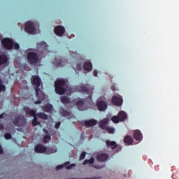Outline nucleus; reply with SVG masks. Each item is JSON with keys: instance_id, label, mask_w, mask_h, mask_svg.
Segmentation results:
<instances>
[{"instance_id": "1", "label": "nucleus", "mask_w": 179, "mask_h": 179, "mask_svg": "<svg viewBox=\"0 0 179 179\" xmlns=\"http://www.w3.org/2000/svg\"><path fill=\"white\" fill-rule=\"evenodd\" d=\"M31 85L34 86L36 94L38 101H34V104H41L43 100H45L46 95L40 89L43 88V83L41 82V78L38 76H33L31 78Z\"/></svg>"}, {"instance_id": "2", "label": "nucleus", "mask_w": 179, "mask_h": 179, "mask_svg": "<svg viewBox=\"0 0 179 179\" xmlns=\"http://www.w3.org/2000/svg\"><path fill=\"white\" fill-rule=\"evenodd\" d=\"M55 92L57 94H64L66 92V85H65V80H57L55 83Z\"/></svg>"}, {"instance_id": "3", "label": "nucleus", "mask_w": 179, "mask_h": 179, "mask_svg": "<svg viewBox=\"0 0 179 179\" xmlns=\"http://www.w3.org/2000/svg\"><path fill=\"white\" fill-rule=\"evenodd\" d=\"M78 92L88 94V99L92 101V95L93 94V87L90 85L86 84L85 85H80L78 87Z\"/></svg>"}, {"instance_id": "4", "label": "nucleus", "mask_w": 179, "mask_h": 179, "mask_svg": "<svg viewBox=\"0 0 179 179\" xmlns=\"http://www.w3.org/2000/svg\"><path fill=\"white\" fill-rule=\"evenodd\" d=\"M27 59L30 65H34V64H38V62H39L38 54L34 52H29L27 54Z\"/></svg>"}, {"instance_id": "5", "label": "nucleus", "mask_w": 179, "mask_h": 179, "mask_svg": "<svg viewBox=\"0 0 179 179\" xmlns=\"http://www.w3.org/2000/svg\"><path fill=\"white\" fill-rule=\"evenodd\" d=\"M25 31L29 34H37V29H36V23L28 21L25 24Z\"/></svg>"}, {"instance_id": "6", "label": "nucleus", "mask_w": 179, "mask_h": 179, "mask_svg": "<svg viewBox=\"0 0 179 179\" xmlns=\"http://www.w3.org/2000/svg\"><path fill=\"white\" fill-rule=\"evenodd\" d=\"M96 106L99 111H106L108 107L107 102H106V98L104 97L99 98L96 102Z\"/></svg>"}, {"instance_id": "7", "label": "nucleus", "mask_w": 179, "mask_h": 179, "mask_svg": "<svg viewBox=\"0 0 179 179\" xmlns=\"http://www.w3.org/2000/svg\"><path fill=\"white\" fill-rule=\"evenodd\" d=\"M13 124L16 127H23L26 124V119L23 115H18L14 118Z\"/></svg>"}, {"instance_id": "8", "label": "nucleus", "mask_w": 179, "mask_h": 179, "mask_svg": "<svg viewBox=\"0 0 179 179\" xmlns=\"http://www.w3.org/2000/svg\"><path fill=\"white\" fill-rule=\"evenodd\" d=\"M1 44L6 50H12L15 43L12 39L6 38L1 41Z\"/></svg>"}, {"instance_id": "9", "label": "nucleus", "mask_w": 179, "mask_h": 179, "mask_svg": "<svg viewBox=\"0 0 179 179\" xmlns=\"http://www.w3.org/2000/svg\"><path fill=\"white\" fill-rule=\"evenodd\" d=\"M123 101L124 100L121 95H115L112 97V103L118 107H120V106H122Z\"/></svg>"}, {"instance_id": "10", "label": "nucleus", "mask_w": 179, "mask_h": 179, "mask_svg": "<svg viewBox=\"0 0 179 179\" xmlns=\"http://www.w3.org/2000/svg\"><path fill=\"white\" fill-rule=\"evenodd\" d=\"M68 60H65L64 59H61V57H56L53 62V64H55L57 68L59 66H65L66 65V62Z\"/></svg>"}, {"instance_id": "11", "label": "nucleus", "mask_w": 179, "mask_h": 179, "mask_svg": "<svg viewBox=\"0 0 179 179\" xmlns=\"http://www.w3.org/2000/svg\"><path fill=\"white\" fill-rule=\"evenodd\" d=\"M64 33H65V28L62 26H57L55 28V34L57 36H61L64 35Z\"/></svg>"}, {"instance_id": "12", "label": "nucleus", "mask_w": 179, "mask_h": 179, "mask_svg": "<svg viewBox=\"0 0 179 179\" xmlns=\"http://www.w3.org/2000/svg\"><path fill=\"white\" fill-rule=\"evenodd\" d=\"M35 152L36 153H45L47 152V148L41 144H38L35 146Z\"/></svg>"}, {"instance_id": "13", "label": "nucleus", "mask_w": 179, "mask_h": 179, "mask_svg": "<svg viewBox=\"0 0 179 179\" xmlns=\"http://www.w3.org/2000/svg\"><path fill=\"white\" fill-rule=\"evenodd\" d=\"M76 105L80 111H85V110H86V106H85V99L77 101Z\"/></svg>"}, {"instance_id": "14", "label": "nucleus", "mask_w": 179, "mask_h": 179, "mask_svg": "<svg viewBox=\"0 0 179 179\" xmlns=\"http://www.w3.org/2000/svg\"><path fill=\"white\" fill-rule=\"evenodd\" d=\"M96 124H97V120L94 119H91L84 122V125L86 128H89V127H94Z\"/></svg>"}, {"instance_id": "15", "label": "nucleus", "mask_w": 179, "mask_h": 179, "mask_svg": "<svg viewBox=\"0 0 179 179\" xmlns=\"http://www.w3.org/2000/svg\"><path fill=\"white\" fill-rule=\"evenodd\" d=\"M8 56H6V55H0V66H2V65H6V64H8Z\"/></svg>"}, {"instance_id": "16", "label": "nucleus", "mask_w": 179, "mask_h": 179, "mask_svg": "<svg viewBox=\"0 0 179 179\" xmlns=\"http://www.w3.org/2000/svg\"><path fill=\"white\" fill-rule=\"evenodd\" d=\"M37 47L39 50H44V51H48V45L44 41L37 43Z\"/></svg>"}, {"instance_id": "17", "label": "nucleus", "mask_w": 179, "mask_h": 179, "mask_svg": "<svg viewBox=\"0 0 179 179\" xmlns=\"http://www.w3.org/2000/svg\"><path fill=\"white\" fill-rule=\"evenodd\" d=\"M107 159H108V154L107 153H101L97 155V160L99 162H106Z\"/></svg>"}, {"instance_id": "18", "label": "nucleus", "mask_w": 179, "mask_h": 179, "mask_svg": "<svg viewBox=\"0 0 179 179\" xmlns=\"http://www.w3.org/2000/svg\"><path fill=\"white\" fill-rule=\"evenodd\" d=\"M83 68L85 71H87V72H90L92 69H93V66L92 65V62H86L83 64Z\"/></svg>"}, {"instance_id": "19", "label": "nucleus", "mask_w": 179, "mask_h": 179, "mask_svg": "<svg viewBox=\"0 0 179 179\" xmlns=\"http://www.w3.org/2000/svg\"><path fill=\"white\" fill-rule=\"evenodd\" d=\"M133 136L136 141H142V133L139 130L134 131Z\"/></svg>"}, {"instance_id": "20", "label": "nucleus", "mask_w": 179, "mask_h": 179, "mask_svg": "<svg viewBox=\"0 0 179 179\" xmlns=\"http://www.w3.org/2000/svg\"><path fill=\"white\" fill-rule=\"evenodd\" d=\"M117 116L119 117V120L121 122L125 121V120H127V118H128L127 113L124 111H120L117 114Z\"/></svg>"}, {"instance_id": "21", "label": "nucleus", "mask_w": 179, "mask_h": 179, "mask_svg": "<svg viewBox=\"0 0 179 179\" xmlns=\"http://www.w3.org/2000/svg\"><path fill=\"white\" fill-rule=\"evenodd\" d=\"M124 143L126 145H132L134 143V138L131 136H125Z\"/></svg>"}, {"instance_id": "22", "label": "nucleus", "mask_w": 179, "mask_h": 179, "mask_svg": "<svg viewBox=\"0 0 179 179\" xmlns=\"http://www.w3.org/2000/svg\"><path fill=\"white\" fill-rule=\"evenodd\" d=\"M108 122L107 119L102 120L99 123L100 128H101V129H105L106 131L108 127V126H107Z\"/></svg>"}, {"instance_id": "23", "label": "nucleus", "mask_w": 179, "mask_h": 179, "mask_svg": "<svg viewBox=\"0 0 179 179\" xmlns=\"http://www.w3.org/2000/svg\"><path fill=\"white\" fill-rule=\"evenodd\" d=\"M106 143L107 146L111 148V149H115L118 145H117V142L115 141H110V140H106Z\"/></svg>"}, {"instance_id": "24", "label": "nucleus", "mask_w": 179, "mask_h": 179, "mask_svg": "<svg viewBox=\"0 0 179 179\" xmlns=\"http://www.w3.org/2000/svg\"><path fill=\"white\" fill-rule=\"evenodd\" d=\"M43 111L45 113H50V111H52V105L51 104H46L42 107Z\"/></svg>"}, {"instance_id": "25", "label": "nucleus", "mask_w": 179, "mask_h": 179, "mask_svg": "<svg viewBox=\"0 0 179 179\" xmlns=\"http://www.w3.org/2000/svg\"><path fill=\"white\" fill-rule=\"evenodd\" d=\"M71 162H66L63 164V167H66V169L67 170H71V169H73V167H75V166H76V164H72L71 165Z\"/></svg>"}, {"instance_id": "26", "label": "nucleus", "mask_w": 179, "mask_h": 179, "mask_svg": "<svg viewBox=\"0 0 179 179\" xmlns=\"http://www.w3.org/2000/svg\"><path fill=\"white\" fill-rule=\"evenodd\" d=\"M43 131L45 132V134H47V135H45L43 138V142L47 143L48 141H51V136H50V134H48V130L43 129Z\"/></svg>"}, {"instance_id": "27", "label": "nucleus", "mask_w": 179, "mask_h": 179, "mask_svg": "<svg viewBox=\"0 0 179 179\" xmlns=\"http://www.w3.org/2000/svg\"><path fill=\"white\" fill-rule=\"evenodd\" d=\"M61 101L63 104H69V103H71V99L68 96H64L61 97Z\"/></svg>"}, {"instance_id": "28", "label": "nucleus", "mask_w": 179, "mask_h": 179, "mask_svg": "<svg viewBox=\"0 0 179 179\" xmlns=\"http://www.w3.org/2000/svg\"><path fill=\"white\" fill-rule=\"evenodd\" d=\"M94 164V157H91L90 159H85L83 164L86 166V164Z\"/></svg>"}, {"instance_id": "29", "label": "nucleus", "mask_w": 179, "mask_h": 179, "mask_svg": "<svg viewBox=\"0 0 179 179\" xmlns=\"http://www.w3.org/2000/svg\"><path fill=\"white\" fill-rule=\"evenodd\" d=\"M57 152V148L56 147H53V148H46V153L47 155H51L52 153H56Z\"/></svg>"}, {"instance_id": "30", "label": "nucleus", "mask_w": 179, "mask_h": 179, "mask_svg": "<svg viewBox=\"0 0 179 179\" xmlns=\"http://www.w3.org/2000/svg\"><path fill=\"white\" fill-rule=\"evenodd\" d=\"M36 117H38V118H41L42 120H47L48 118V115H47L44 113H37L36 114Z\"/></svg>"}, {"instance_id": "31", "label": "nucleus", "mask_w": 179, "mask_h": 179, "mask_svg": "<svg viewBox=\"0 0 179 179\" xmlns=\"http://www.w3.org/2000/svg\"><path fill=\"white\" fill-rule=\"evenodd\" d=\"M33 127H37V125H41V123L38 121L37 117H34L32 120Z\"/></svg>"}, {"instance_id": "32", "label": "nucleus", "mask_w": 179, "mask_h": 179, "mask_svg": "<svg viewBox=\"0 0 179 179\" xmlns=\"http://www.w3.org/2000/svg\"><path fill=\"white\" fill-rule=\"evenodd\" d=\"M111 120H112L113 122H114L115 124H118V122H120V121H121V120H120V117H119L118 115H117V116H113V117H112Z\"/></svg>"}, {"instance_id": "33", "label": "nucleus", "mask_w": 179, "mask_h": 179, "mask_svg": "<svg viewBox=\"0 0 179 179\" xmlns=\"http://www.w3.org/2000/svg\"><path fill=\"white\" fill-rule=\"evenodd\" d=\"M106 131H107L108 134H114V132H115V129L108 126Z\"/></svg>"}, {"instance_id": "34", "label": "nucleus", "mask_w": 179, "mask_h": 179, "mask_svg": "<svg viewBox=\"0 0 179 179\" xmlns=\"http://www.w3.org/2000/svg\"><path fill=\"white\" fill-rule=\"evenodd\" d=\"M60 113L62 114V115L63 117H68V115H69V112L62 109L61 111H60Z\"/></svg>"}, {"instance_id": "35", "label": "nucleus", "mask_w": 179, "mask_h": 179, "mask_svg": "<svg viewBox=\"0 0 179 179\" xmlns=\"http://www.w3.org/2000/svg\"><path fill=\"white\" fill-rule=\"evenodd\" d=\"M4 138L6 140L12 139V134H10V133H6L4 134Z\"/></svg>"}, {"instance_id": "36", "label": "nucleus", "mask_w": 179, "mask_h": 179, "mask_svg": "<svg viewBox=\"0 0 179 179\" xmlns=\"http://www.w3.org/2000/svg\"><path fill=\"white\" fill-rule=\"evenodd\" d=\"M29 115H30L31 117H34V118H35V117H36V115H36V110H31L29 111Z\"/></svg>"}, {"instance_id": "37", "label": "nucleus", "mask_w": 179, "mask_h": 179, "mask_svg": "<svg viewBox=\"0 0 179 179\" xmlns=\"http://www.w3.org/2000/svg\"><path fill=\"white\" fill-rule=\"evenodd\" d=\"M6 90V87L3 84L0 85V93L1 92H5Z\"/></svg>"}, {"instance_id": "38", "label": "nucleus", "mask_w": 179, "mask_h": 179, "mask_svg": "<svg viewBox=\"0 0 179 179\" xmlns=\"http://www.w3.org/2000/svg\"><path fill=\"white\" fill-rule=\"evenodd\" d=\"M86 157V152H83L80 156V160H83Z\"/></svg>"}, {"instance_id": "39", "label": "nucleus", "mask_w": 179, "mask_h": 179, "mask_svg": "<svg viewBox=\"0 0 179 179\" xmlns=\"http://www.w3.org/2000/svg\"><path fill=\"white\" fill-rule=\"evenodd\" d=\"M24 110L25 111L26 114H29V113H30V108L25 106L24 107Z\"/></svg>"}, {"instance_id": "40", "label": "nucleus", "mask_w": 179, "mask_h": 179, "mask_svg": "<svg viewBox=\"0 0 179 179\" xmlns=\"http://www.w3.org/2000/svg\"><path fill=\"white\" fill-rule=\"evenodd\" d=\"M76 69L77 71H82V65H80L79 64H77L76 66Z\"/></svg>"}, {"instance_id": "41", "label": "nucleus", "mask_w": 179, "mask_h": 179, "mask_svg": "<svg viewBox=\"0 0 179 179\" xmlns=\"http://www.w3.org/2000/svg\"><path fill=\"white\" fill-rule=\"evenodd\" d=\"M60 127H61V122H57V123L55 124V128L56 129H58V128H59Z\"/></svg>"}, {"instance_id": "42", "label": "nucleus", "mask_w": 179, "mask_h": 179, "mask_svg": "<svg viewBox=\"0 0 179 179\" xmlns=\"http://www.w3.org/2000/svg\"><path fill=\"white\" fill-rule=\"evenodd\" d=\"M14 47L15 50H19V48H20V45H19V43H15Z\"/></svg>"}, {"instance_id": "43", "label": "nucleus", "mask_w": 179, "mask_h": 179, "mask_svg": "<svg viewBox=\"0 0 179 179\" xmlns=\"http://www.w3.org/2000/svg\"><path fill=\"white\" fill-rule=\"evenodd\" d=\"M64 169V165H59L56 167V170L58 171V170H61Z\"/></svg>"}, {"instance_id": "44", "label": "nucleus", "mask_w": 179, "mask_h": 179, "mask_svg": "<svg viewBox=\"0 0 179 179\" xmlns=\"http://www.w3.org/2000/svg\"><path fill=\"white\" fill-rule=\"evenodd\" d=\"M3 153V149L2 148V146L0 145V155H2Z\"/></svg>"}, {"instance_id": "45", "label": "nucleus", "mask_w": 179, "mask_h": 179, "mask_svg": "<svg viewBox=\"0 0 179 179\" xmlns=\"http://www.w3.org/2000/svg\"><path fill=\"white\" fill-rule=\"evenodd\" d=\"M94 76H97V71L96 70L94 71Z\"/></svg>"}, {"instance_id": "46", "label": "nucleus", "mask_w": 179, "mask_h": 179, "mask_svg": "<svg viewBox=\"0 0 179 179\" xmlns=\"http://www.w3.org/2000/svg\"><path fill=\"white\" fill-rule=\"evenodd\" d=\"M4 113H2L0 115V120H2L3 118Z\"/></svg>"}, {"instance_id": "47", "label": "nucleus", "mask_w": 179, "mask_h": 179, "mask_svg": "<svg viewBox=\"0 0 179 179\" xmlns=\"http://www.w3.org/2000/svg\"><path fill=\"white\" fill-rule=\"evenodd\" d=\"M0 129H3V124H0Z\"/></svg>"}, {"instance_id": "48", "label": "nucleus", "mask_w": 179, "mask_h": 179, "mask_svg": "<svg viewBox=\"0 0 179 179\" xmlns=\"http://www.w3.org/2000/svg\"><path fill=\"white\" fill-rule=\"evenodd\" d=\"M2 83H3L2 79L0 78V85H2Z\"/></svg>"}, {"instance_id": "49", "label": "nucleus", "mask_w": 179, "mask_h": 179, "mask_svg": "<svg viewBox=\"0 0 179 179\" xmlns=\"http://www.w3.org/2000/svg\"><path fill=\"white\" fill-rule=\"evenodd\" d=\"M118 149H119V150H121V149H122V147L119 146V147H118Z\"/></svg>"}, {"instance_id": "50", "label": "nucleus", "mask_w": 179, "mask_h": 179, "mask_svg": "<svg viewBox=\"0 0 179 179\" xmlns=\"http://www.w3.org/2000/svg\"><path fill=\"white\" fill-rule=\"evenodd\" d=\"M71 179H84V178H71Z\"/></svg>"}, {"instance_id": "51", "label": "nucleus", "mask_w": 179, "mask_h": 179, "mask_svg": "<svg viewBox=\"0 0 179 179\" xmlns=\"http://www.w3.org/2000/svg\"><path fill=\"white\" fill-rule=\"evenodd\" d=\"M73 103H76V100H74V101H73Z\"/></svg>"}, {"instance_id": "52", "label": "nucleus", "mask_w": 179, "mask_h": 179, "mask_svg": "<svg viewBox=\"0 0 179 179\" xmlns=\"http://www.w3.org/2000/svg\"><path fill=\"white\" fill-rule=\"evenodd\" d=\"M94 168H95V169H99V167H97V166H94Z\"/></svg>"}, {"instance_id": "53", "label": "nucleus", "mask_w": 179, "mask_h": 179, "mask_svg": "<svg viewBox=\"0 0 179 179\" xmlns=\"http://www.w3.org/2000/svg\"><path fill=\"white\" fill-rule=\"evenodd\" d=\"M112 90H115L112 88Z\"/></svg>"}]
</instances>
